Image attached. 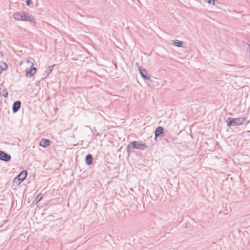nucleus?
<instances>
[{
  "label": "nucleus",
  "instance_id": "nucleus-1",
  "mask_svg": "<svg viewBox=\"0 0 250 250\" xmlns=\"http://www.w3.org/2000/svg\"><path fill=\"white\" fill-rule=\"evenodd\" d=\"M13 17L16 20L34 22V19L33 17L31 16L29 14L25 12L15 13L13 14Z\"/></svg>",
  "mask_w": 250,
  "mask_h": 250
},
{
  "label": "nucleus",
  "instance_id": "nucleus-2",
  "mask_svg": "<svg viewBox=\"0 0 250 250\" xmlns=\"http://www.w3.org/2000/svg\"><path fill=\"white\" fill-rule=\"evenodd\" d=\"M245 120L244 118H228L227 120V125L228 126L240 125L243 124Z\"/></svg>",
  "mask_w": 250,
  "mask_h": 250
},
{
  "label": "nucleus",
  "instance_id": "nucleus-3",
  "mask_svg": "<svg viewBox=\"0 0 250 250\" xmlns=\"http://www.w3.org/2000/svg\"><path fill=\"white\" fill-rule=\"evenodd\" d=\"M147 147V146L145 144L142 143L139 141H133L128 145L127 147V150L129 152L131 148L143 150Z\"/></svg>",
  "mask_w": 250,
  "mask_h": 250
},
{
  "label": "nucleus",
  "instance_id": "nucleus-4",
  "mask_svg": "<svg viewBox=\"0 0 250 250\" xmlns=\"http://www.w3.org/2000/svg\"><path fill=\"white\" fill-rule=\"evenodd\" d=\"M26 62L29 66H31L30 69H27L26 70V76L27 77H31L35 74L37 69L33 66L34 63L31 60L27 59Z\"/></svg>",
  "mask_w": 250,
  "mask_h": 250
},
{
  "label": "nucleus",
  "instance_id": "nucleus-5",
  "mask_svg": "<svg viewBox=\"0 0 250 250\" xmlns=\"http://www.w3.org/2000/svg\"><path fill=\"white\" fill-rule=\"evenodd\" d=\"M27 175V171H23L14 179L13 183L17 185H19L26 178Z\"/></svg>",
  "mask_w": 250,
  "mask_h": 250
},
{
  "label": "nucleus",
  "instance_id": "nucleus-6",
  "mask_svg": "<svg viewBox=\"0 0 250 250\" xmlns=\"http://www.w3.org/2000/svg\"><path fill=\"white\" fill-rule=\"evenodd\" d=\"M11 156L10 155L0 150V159L5 161H8L10 160Z\"/></svg>",
  "mask_w": 250,
  "mask_h": 250
},
{
  "label": "nucleus",
  "instance_id": "nucleus-7",
  "mask_svg": "<svg viewBox=\"0 0 250 250\" xmlns=\"http://www.w3.org/2000/svg\"><path fill=\"white\" fill-rule=\"evenodd\" d=\"M50 141L48 139H42L40 142V146L42 147L46 148L50 146Z\"/></svg>",
  "mask_w": 250,
  "mask_h": 250
},
{
  "label": "nucleus",
  "instance_id": "nucleus-8",
  "mask_svg": "<svg viewBox=\"0 0 250 250\" xmlns=\"http://www.w3.org/2000/svg\"><path fill=\"white\" fill-rule=\"evenodd\" d=\"M139 71L141 74V76L146 80H149L150 79V77L147 75V72L144 69L139 68Z\"/></svg>",
  "mask_w": 250,
  "mask_h": 250
},
{
  "label": "nucleus",
  "instance_id": "nucleus-9",
  "mask_svg": "<svg viewBox=\"0 0 250 250\" xmlns=\"http://www.w3.org/2000/svg\"><path fill=\"white\" fill-rule=\"evenodd\" d=\"M21 107V102L20 101H16L13 104V110L14 112H16Z\"/></svg>",
  "mask_w": 250,
  "mask_h": 250
},
{
  "label": "nucleus",
  "instance_id": "nucleus-10",
  "mask_svg": "<svg viewBox=\"0 0 250 250\" xmlns=\"http://www.w3.org/2000/svg\"><path fill=\"white\" fill-rule=\"evenodd\" d=\"M163 132V128L162 127H158L156 128L155 133V139L161 134H162Z\"/></svg>",
  "mask_w": 250,
  "mask_h": 250
},
{
  "label": "nucleus",
  "instance_id": "nucleus-11",
  "mask_svg": "<svg viewBox=\"0 0 250 250\" xmlns=\"http://www.w3.org/2000/svg\"><path fill=\"white\" fill-rule=\"evenodd\" d=\"M93 157L91 154H88L86 157V163L88 165H90L92 163Z\"/></svg>",
  "mask_w": 250,
  "mask_h": 250
},
{
  "label": "nucleus",
  "instance_id": "nucleus-12",
  "mask_svg": "<svg viewBox=\"0 0 250 250\" xmlns=\"http://www.w3.org/2000/svg\"><path fill=\"white\" fill-rule=\"evenodd\" d=\"M7 68H8V65L5 62H4L3 61L0 62V69H1V71L6 70L7 69Z\"/></svg>",
  "mask_w": 250,
  "mask_h": 250
},
{
  "label": "nucleus",
  "instance_id": "nucleus-13",
  "mask_svg": "<svg viewBox=\"0 0 250 250\" xmlns=\"http://www.w3.org/2000/svg\"><path fill=\"white\" fill-rule=\"evenodd\" d=\"M182 44H183V42L178 40H176L174 42V45L176 46H177V47H181L182 46Z\"/></svg>",
  "mask_w": 250,
  "mask_h": 250
},
{
  "label": "nucleus",
  "instance_id": "nucleus-14",
  "mask_svg": "<svg viewBox=\"0 0 250 250\" xmlns=\"http://www.w3.org/2000/svg\"><path fill=\"white\" fill-rule=\"evenodd\" d=\"M42 194L41 193H39L36 197L35 201L36 203H38L39 201H40L42 198Z\"/></svg>",
  "mask_w": 250,
  "mask_h": 250
},
{
  "label": "nucleus",
  "instance_id": "nucleus-15",
  "mask_svg": "<svg viewBox=\"0 0 250 250\" xmlns=\"http://www.w3.org/2000/svg\"><path fill=\"white\" fill-rule=\"evenodd\" d=\"M26 2L27 6H30L31 4V0H26Z\"/></svg>",
  "mask_w": 250,
  "mask_h": 250
},
{
  "label": "nucleus",
  "instance_id": "nucleus-16",
  "mask_svg": "<svg viewBox=\"0 0 250 250\" xmlns=\"http://www.w3.org/2000/svg\"><path fill=\"white\" fill-rule=\"evenodd\" d=\"M22 63H23V62H21L20 64H22Z\"/></svg>",
  "mask_w": 250,
  "mask_h": 250
}]
</instances>
